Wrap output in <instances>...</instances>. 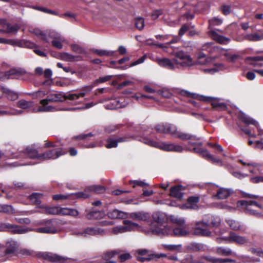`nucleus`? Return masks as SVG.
I'll return each mask as SVG.
<instances>
[{
    "mask_svg": "<svg viewBox=\"0 0 263 263\" xmlns=\"http://www.w3.org/2000/svg\"><path fill=\"white\" fill-rule=\"evenodd\" d=\"M153 220L149 223L146 233L168 235L172 233L171 228L167 224V217L164 213L156 212L152 215Z\"/></svg>",
    "mask_w": 263,
    "mask_h": 263,
    "instance_id": "f257e3e1",
    "label": "nucleus"
},
{
    "mask_svg": "<svg viewBox=\"0 0 263 263\" xmlns=\"http://www.w3.org/2000/svg\"><path fill=\"white\" fill-rule=\"evenodd\" d=\"M64 93L63 92H58L51 93L45 99L40 101V103L42 105L37 109H33V112H52L56 111L54 107L48 105L50 102H57L63 101Z\"/></svg>",
    "mask_w": 263,
    "mask_h": 263,
    "instance_id": "f03ea898",
    "label": "nucleus"
},
{
    "mask_svg": "<svg viewBox=\"0 0 263 263\" xmlns=\"http://www.w3.org/2000/svg\"><path fill=\"white\" fill-rule=\"evenodd\" d=\"M180 94L189 98L196 99L200 101L210 102L213 107L217 110H224L227 108L226 104L224 102L220 101L219 99L199 95L184 90H181Z\"/></svg>",
    "mask_w": 263,
    "mask_h": 263,
    "instance_id": "7ed1b4c3",
    "label": "nucleus"
},
{
    "mask_svg": "<svg viewBox=\"0 0 263 263\" xmlns=\"http://www.w3.org/2000/svg\"><path fill=\"white\" fill-rule=\"evenodd\" d=\"M156 131L159 133L168 134L175 137L181 140H195L197 138L195 136H191L187 134L177 131L175 126L171 124H159L155 127Z\"/></svg>",
    "mask_w": 263,
    "mask_h": 263,
    "instance_id": "20e7f679",
    "label": "nucleus"
},
{
    "mask_svg": "<svg viewBox=\"0 0 263 263\" xmlns=\"http://www.w3.org/2000/svg\"><path fill=\"white\" fill-rule=\"evenodd\" d=\"M142 142L151 146L167 152H182L183 148L179 145L155 141L148 138H143Z\"/></svg>",
    "mask_w": 263,
    "mask_h": 263,
    "instance_id": "39448f33",
    "label": "nucleus"
},
{
    "mask_svg": "<svg viewBox=\"0 0 263 263\" xmlns=\"http://www.w3.org/2000/svg\"><path fill=\"white\" fill-rule=\"evenodd\" d=\"M42 227L35 229V231L40 233L55 234L59 231V224L55 219L43 220L35 224Z\"/></svg>",
    "mask_w": 263,
    "mask_h": 263,
    "instance_id": "423d86ee",
    "label": "nucleus"
},
{
    "mask_svg": "<svg viewBox=\"0 0 263 263\" xmlns=\"http://www.w3.org/2000/svg\"><path fill=\"white\" fill-rule=\"evenodd\" d=\"M238 205L247 214L257 216L260 215L258 209H263L262 205L257 201L249 200H240L238 202Z\"/></svg>",
    "mask_w": 263,
    "mask_h": 263,
    "instance_id": "0eeeda50",
    "label": "nucleus"
},
{
    "mask_svg": "<svg viewBox=\"0 0 263 263\" xmlns=\"http://www.w3.org/2000/svg\"><path fill=\"white\" fill-rule=\"evenodd\" d=\"M173 49L172 54L175 56L174 61L178 67H186L191 66L195 64V62L191 57L182 51H175V47H171Z\"/></svg>",
    "mask_w": 263,
    "mask_h": 263,
    "instance_id": "6e6552de",
    "label": "nucleus"
},
{
    "mask_svg": "<svg viewBox=\"0 0 263 263\" xmlns=\"http://www.w3.org/2000/svg\"><path fill=\"white\" fill-rule=\"evenodd\" d=\"M208 191L213 194V198L220 200L228 198L233 193V190L231 189L221 187L216 185H211Z\"/></svg>",
    "mask_w": 263,
    "mask_h": 263,
    "instance_id": "1a4fd4ad",
    "label": "nucleus"
},
{
    "mask_svg": "<svg viewBox=\"0 0 263 263\" xmlns=\"http://www.w3.org/2000/svg\"><path fill=\"white\" fill-rule=\"evenodd\" d=\"M205 258L212 263H252L255 261V259L249 256H242L240 258V261L230 258H219L213 256H207Z\"/></svg>",
    "mask_w": 263,
    "mask_h": 263,
    "instance_id": "9d476101",
    "label": "nucleus"
},
{
    "mask_svg": "<svg viewBox=\"0 0 263 263\" xmlns=\"http://www.w3.org/2000/svg\"><path fill=\"white\" fill-rule=\"evenodd\" d=\"M73 234L78 236L86 237L90 236L102 235L104 234V230L99 228L90 227L81 231H74Z\"/></svg>",
    "mask_w": 263,
    "mask_h": 263,
    "instance_id": "9b49d317",
    "label": "nucleus"
},
{
    "mask_svg": "<svg viewBox=\"0 0 263 263\" xmlns=\"http://www.w3.org/2000/svg\"><path fill=\"white\" fill-rule=\"evenodd\" d=\"M222 239L229 242L235 243L239 245H243L249 242L248 239L246 237L239 235L233 232H230L229 236L223 237Z\"/></svg>",
    "mask_w": 263,
    "mask_h": 263,
    "instance_id": "f8f14e48",
    "label": "nucleus"
},
{
    "mask_svg": "<svg viewBox=\"0 0 263 263\" xmlns=\"http://www.w3.org/2000/svg\"><path fill=\"white\" fill-rule=\"evenodd\" d=\"M128 104V102L125 101L123 98H115L110 99L107 103L105 105V108L107 109H116L125 107Z\"/></svg>",
    "mask_w": 263,
    "mask_h": 263,
    "instance_id": "ddd939ff",
    "label": "nucleus"
},
{
    "mask_svg": "<svg viewBox=\"0 0 263 263\" xmlns=\"http://www.w3.org/2000/svg\"><path fill=\"white\" fill-rule=\"evenodd\" d=\"M65 153L66 151L61 148H55L42 154L40 158H41V160H46L50 159H54Z\"/></svg>",
    "mask_w": 263,
    "mask_h": 263,
    "instance_id": "4468645a",
    "label": "nucleus"
},
{
    "mask_svg": "<svg viewBox=\"0 0 263 263\" xmlns=\"http://www.w3.org/2000/svg\"><path fill=\"white\" fill-rule=\"evenodd\" d=\"M209 224L207 222L199 221L196 224L194 233L197 235L208 236L211 235V232L208 230Z\"/></svg>",
    "mask_w": 263,
    "mask_h": 263,
    "instance_id": "2eb2a0df",
    "label": "nucleus"
},
{
    "mask_svg": "<svg viewBox=\"0 0 263 263\" xmlns=\"http://www.w3.org/2000/svg\"><path fill=\"white\" fill-rule=\"evenodd\" d=\"M2 229L3 230L8 229L9 231H10L11 232L13 233L20 234H24L32 231V230L29 229V228H25L22 226L13 225L9 223L4 224L3 226L2 227Z\"/></svg>",
    "mask_w": 263,
    "mask_h": 263,
    "instance_id": "dca6fc26",
    "label": "nucleus"
},
{
    "mask_svg": "<svg viewBox=\"0 0 263 263\" xmlns=\"http://www.w3.org/2000/svg\"><path fill=\"white\" fill-rule=\"evenodd\" d=\"M48 37L49 39H52V46L58 49H62L63 48L62 43L66 42V40L65 37L59 33H54V32H50L49 34Z\"/></svg>",
    "mask_w": 263,
    "mask_h": 263,
    "instance_id": "f3484780",
    "label": "nucleus"
},
{
    "mask_svg": "<svg viewBox=\"0 0 263 263\" xmlns=\"http://www.w3.org/2000/svg\"><path fill=\"white\" fill-rule=\"evenodd\" d=\"M127 218L132 219L136 221L148 222L150 219L149 214L145 212L138 211L127 213Z\"/></svg>",
    "mask_w": 263,
    "mask_h": 263,
    "instance_id": "a211bd4d",
    "label": "nucleus"
},
{
    "mask_svg": "<svg viewBox=\"0 0 263 263\" xmlns=\"http://www.w3.org/2000/svg\"><path fill=\"white\" fill-rule=\"evenodd\" d=\"M42 257L46 260L57 263H63L69 259L67 257L52 253H43Z\"/></svg>",
    "mask_w": 263,
    "mask_h": 263,
    "instance_id": "6ab92c4d",
    "label": "nucleus"
},
{
    "mask_svg": "<svg viewBox=\"0 0 263 263\" xmlns=\"http://www.w3.org/2000/svg\"><path fill=\"white\" fill-rule=\"evenodd\" d=\"M155 61L159 66L170 70H174L176 68V64L174 61L166 58H157Z\"/></svg>",
    "mask_w": 263,
    "mask_h": 263,
    "instance_id": "aec40b11",
    "label": "nucleus"
},
{
    "mask_svg": "<svg viewBox=\"0 0 263 263\" xmlns=\"http://www.w3.org/2000/svg\"><path fill=\"white\" fill-rule=\"evenodd\" d=\"M125 232L130 231H143V228L138 223L132 222V221L125 220L123 221Z\"/></svg>",
    "mask_w": 263,
    "mask_h": 263,
    "instance_id": "412c9836",
    "label": "nucleus"
},
{
    "mask_svg": "<svg viewBox=\"0 0 263 263\" xmlns=\"http://www.w3.org/2000/svg\"><path fill=\"white\" fill-rule=\"evenodd\" d=\"M24 153L25 155L29 158L41 160V158H40L41 155L38 153V151L33 145L27 146Z\"/></svg>",
    "mask_w": 263,
    "mask_h": 263,
    "instance_id": "4be33fe9",
    "label": "nucleus"
},
{
    "mask_svg": "<svg viewBox=\"0 0 263 263\" xmlns=\"http://www.w3.org/2000/svg\"><path fill=\"white\" fill-rule=\"evenodd\" d=\"M184 190L185 187L181 185L174 186L170 190V195L177 199H181L183 196L182 191Z\"/></svg>",
    "mask_w": 263,
    "mask_h": 263,
    "instance_id": "5701e85b",
    "label": "nucleus"
},
{
    "mask_svg": "<svg viewBox=\"0 0 263 263\" xmlns=\"http://www.w3.org/2000/svg\"><path fill=\"white\" fill-rule=\"evenodd\" d=\"M30 31L38 36L40 39L43 40L46 42H49V39L48 37L49 34L50 32L46 31L45 32H43L41 30L37 28H34L30 29Z\"/></svg>",
    "mask_w": 263,
    "mask_h": 263,
    "instance_id": "b1692460",
    "label": "nucleus"
},
{
    "mask_svg": "<svg viewBox=\"0 0 263 263\" xmlns=\"http://www.w3.org/2000/svg\"><path fill=\"white\" fill-rule=\"evenodd\" d=\"M108 217L111 219L122 218L125 219L127 218V213L114 209L110 211L107 213Z\"/></svg>",
    "mask_w": 263,
    "mask_h": 263,
    "instance_id": "393cba45",
    "label": "nucleus"
},
{
    "mask_svg": "<svg viewBox=\"0 0 263 263\" xmlns=\"http://www.w3.org/2000/svg\"><path fill=\"white\" fill-rule=\"evenodd\" d=\"M199 200V198L197 197H191L188 198L187 203L182 205V209H196L197 203Z\"/></svg>",
    "mask_w": 263,
    "mask_h": 263,
    "instance_id": "a878e982",
    "label": "nucleus"
},
{
    "mask_svg": "<svg viewBox=\"0 0 263 263\" xmlns=\"http://www.w3.org/2000/svg\"><path fill=\"white\" fill-rule=\"evenodd\" d=\"M127 141H128V138L126 136L119 138L117 139H109L107 140L106 147L108 148L116 147L118 145V143L126 142Z\"/></svg>",
    "mask_w": 263,
    "mask_h": 263,
    "instance_id": "bb28decb",
    "label": "nucleus"
},
{
    "mask_svg": "<svg viewBox=\"0 0 263 263\" xmlns=\"http://www.w3.org/2000/svg\"><path fill=\"white\" fill-rule=\"evenodd\" d=\"M226 222L233 231H237L241 230L242 226L239 221L233 219L228 218L226 219Z\"/></svg>",
    "mask_w": 263,
    "mask_h": 263,
    "instance_id": "cd10ccee",
    "label": "nucleus"
},
{
    "mask_svg": "<svg viewBox=\"0 0 263 263\" xmlns=\"http://www.w3.org/2000/svg\"><path fill=\"white\" fill-rule=\"evenodd\" d=\"M25 73L26 72L24 70L13 69L7 71L6 73L5 76L8 78L18 79L20 76H23Z\"/></svg>",
    "mask_w": 263,
    "mask_h": 263,
    "instance_id": "c85d7f7f",
    "label": "nucleus"
},
{
    "mask_svg": "<svg viewBox=\"0 0 263 263\" xmlns=\"http://www.w3.org/2000/svg\"><path fill=\"white\" fill-rule=\"evenodd\" d=\"M172 233L170 235H174L176 236H184L189 234V232L183 226H177L173 230L171 229Z\"/></svg>",
    "mask_w": 263,
    "mask_h": 263,
    "instance_id": "c756f323",
    "label": "nucleus"
},
{
    "mask_svg": "<svg viewBox=\"0 0 263 263\" xmlns=\"http://www.w3.org/2000/svg\"><path fill=\"white\" fill-rule=\"evenodd\" d=\"M118 253L116 251H111L104 253L102 255V260L101 263H115V261L111 259L117 255Z\"/></svg>",
    "mask_w": 263,
    "mask_h": 263,
    "instance_id": "7c9ffc66",
    "label": "nucleus"
},
{
    "mask_svg": "<svg viewBox=\"0 0 263 263\" xmlns=\"http://www.w3.org/2000/svg\"><path fill=\"white\" fill-rule=\"evenodd\" d=\"M78 211L75 209L59 207V214H62L63 215H69L76 217L78 215Z\"/></svg>",
    "mask_w": 263,
    "mask_h": 263,
    "instance_id": "2f4dec72",
    "label": "nucleus"
},
{
    "mask_svg": "<svg viewBox=\"0 0 263 263\" xmlns=\"http://www.w3.org/2000/svg\"><path fill=\"white\" fill-rule=\"evenodd\" d=\"M187 249L194 251H203L206 249V247L202 243L193 242L187 245Z\"/></svg>",
    "mask_w": 263,
    "mask_h": 263,
    "instance_id": "473e14b6",
    "label": "nucleus"
},
{
    "mask_svg": "<svg viewBox=\"0 0 263 263\" xmlns=\"http://www.w3.org/2000/svg\"><path fill=\"white\" fill-rule=\"evenodd\" d=\"M212 60L210 58H206L204 53L200 52L198 55L197 63L200 65H210L212 64Z\"/></svg>",
    "mask_w": 263,
    "mask_h": 263,
    "instance_id": "72a5a7b5",
    "label": "nucleus"
},
{
    "mask_svg": "<svg viewBox=\"0 0 263 263\" xmlns=\"http://www.w3.org/2000/svg\"><path fill=\"white\" fill-rule=\"evenodd\" d=\"M92 51L93 53L98 55L100 57H112L115 53V51L107 50L104 49H93Z\"/></svg>",
    "mask_w": 263,
    "mask_h": 263,
    "instance_id": "f704fd0d",
    "label": "nucleus"
},
{
    "mask_svg": "<svg viewBox=\"0 0 263 263\" xmlns=\"http://www.w3.org/2000/svg\"><path fill=\"white\" fill-rule=\"evenodd\" d=\"M60 58L62 60L67 62H74L80 61L81 58L80 56H75L67 52H63L60 54Z\"/></svg>",
    "mask_w": 263,
    "mask_h": 263,
    "instance_id": "c9c22d12",
    "label": "nucleus"
},
{
    "mask_svg": "<svg viewBox=\"0 0 263 263\" xmlns=\"http://www.w3.org/2000/svg\"><path fill=\"white\" fill-rule=\"evenodd\" d=\"M239 118L246 124L254 125L257 128L258 131L259 132L258 123L257 122L248 117L247 115L243 113L241 114V115L239 116Z\"/></svg>",
    "mask_w": 263,
    "mask_h": 263,
    "instance_id": "e433bc0d",
    "label": "nucleus"
},
{
    "mask_svg": "<svg viewBox=\"0 0 263 263\" xmlns=\"http://www.w3.org/2000/svg\"><path fill=\"white\" fill-rule=\"evenodd\" d=\"M189 142L191 144L195 145L194 149L196 153L199 154L203 157L205 158V157H206L205 154L208 153L209 152L206 149H204L201 147H198L202 145L201 143H200V142H195L194 143V142H192L191 141Z\"/></svg>",
    "mask_w": 263,
    "mask_h": 263,
    "instance_id": "4c0bfd02",
    "label": "nucleus"
},
{
    "mask_svg": "<svg viewBox=\"0 0 263 263\" xmlns=\"http://www.w3.org/2000/svg\"><path fill=\"white\" fill-rule=\"evenodd\" d=\"M244 38L245 40L249 41H259L263 40V34H260L258 33L248 34L245 35Z\"/></svg>",
    "mask_w": 263,
    "mask_h": 263,
    "instance_id": "58836bf2",
    "label": "nucleus"
},
{
    "mask_svg": "<svg viewBox=\"0 0 263 263\" xmlns=\"http://www.w3.org/2000/svg\"><path fill=\"white\" fill-rule=\"evenodd\" d=\"M105 213L102 211H91L86 215V218L88 219H101L104 217Z\"/></svg>",
    "mask_w": 263,
    "mask_h": 263,
    "instance_id": "ea45409f",
    "label": "nucleus"
},
{
    "mask_svg": "<svg viewBox=\"0 0 263 263\" xmlns=\"http://www.w3.org/2000/svg\"><path fill=\"white\" fill-rule=\"evenodd\" d=\"M33 106L32 101H27L24 99H21L17 102V106L23 109H26L32 107Z\"/></svg>",
    "mask_w": 263,
    "mask_h": 263,
    "instance_id": "a19ab883",
    "label": "nucleus"
},
{
    "mask_svg": "<svg viewBox=\"0 0 263 263\" xmlns=\"http://www.w3.org/2000/svg\"><path fill=\"white\" fill-rule=\"evenodd\" d=\"M163 247L164 249L171 251H177L180 252L181 251L182 245L181 244H163Z\"/></svg>",
    "mask_w": 263,
    "mask_h": 263,
    "instance_id": "79ce46f5",
    "label": "nucleus"
},
{
    "mask_svg": "<svg viewBox=\"0 0 263 263\" xmlns=\"http://www.w3.org/2000/svg\"><path fill=\"white\" fill-rule=\"evenodd\" d=\"M105 191V188L103 186L93 185L88 186L85 189V192H93L98 194H101Z\"/></svg>",
    "mask_w": 263,
    "mask_h": 263,
    "instance_id": "37998d69",
    "label": "nucleus"
},
{
    "mask_svg": "<svg viewBox=\"0 0 263 263\" xmlns=\"http://www.w3.org/2000/svg\"><path fill=\"white\" fill-rule=\"evenodd\" d=\"M2 89L3 92L7 95L8 99L14 101L18 98V95L16 92L6 88H3Z\"/></svg>",
    "mask_w": 263,
    "mask_h": 263,
    "instance_id": "c03bdc74",
    "label": "nucleus"
},
{
    "mask_svg": "<svg viewBox=\"0 0 263 263\" xmlns=\"http://www.w3.org/2000/svg\"><path fill=\"white\" fill-rule=\"evenodd\" d=\"M42 197V195L41 194L35 193L29 196V199L32 204L38 205L41 203V199Z\"/></svg>",
    "mask_w": 263,
    "mask_h": 263,
    "instance_id": "a18cd8bd",
    "label": "nucleus"
},
{
    "mask_svg": "<svg viewBox=\"0 0 263 263\" xmlns=\"http://www.w3.org/2000/svg\"><path fill=\"white\" fill-rule=\"evenodd\" d=\"M6 245L7 249L4 252L6 255L13 253L17 248L16 243L14 241L8 242Z\"/></svg>",
    "mask_w": 263,
    "mask_h": 263,
    "instance_id": "49530a36",
    "label": "nucleus"
},
{
    "mask_svg": "<svg viewBox=\"0 0 263 263\" xmlns=\"http://www.w3.org/2000/svg\"><path fill=\"white\" fill-rule=\"evenodd\" d=\"M211 35L214 40L220 43H225L229 41V39L218 34L214 31L211 32Z\"/></svg>",
    "mask_w": 263,
    "mask_h": 263,
    "instance_id": "de8ad7c7",
    "label": "nucleus"
},
{
    "mask_svg": "<svg viewBox=\"0 0 263 263\" xmlns=\"http://www.w3.org/2000/svg\"><path fill=\"white\" fill-rule=\"evenodd\" d=\"M40 208H43L44 211L42 212L43 213H45L48 214H59V207H48V206H41Z\"/></svg>",
    "mask_w": 263,
    "mask_h": 263,
    "instance_id": "09e8293b",
    "label": "nucleus"
},
{
    "mask_svg": "<svg viewBox=\"0 0 263 263\" xmlns=\"http://www.w3.org/2000/svg\"><path fill=\"white\" fill-rule=\"evenodd\" d=\"M214 67L211 68H206L204 69V71L205 73H208L210 74H213L215 72L218 71V70H221L223 69V65L222 64H213Z\"/></svg>",
    "mask_w": 263,
    "mask_h": 263,
    "instance_id": "8fccbe9b",
    "label": "nucleus"
},
{
    "mask_svg": "<svg viewBox=\"0 0 263 263\" xmlns=\"http://www.w3.org/2000/svg\"><path fill=\"white\" fill-rule=\"evenodd\" d=\"M217 253L220 255L229 256L233 254V251L228 248L219 247L217 249Z\"/></svg>",
    "mask_w": 263,
    "mask_h": 263,
    "instance_id": "3c124183",
    "label": "nucleus"
},
{
    "mask_svg": "<svg viewBox=\"0 0 263 263\" xmlns=\"http://www.w3.org/2000/svg\"><path fill=\"white\" fill-rule=\"evenodd\" d=\"M239 161L243 165H248V166H252L253 167V169H250L249 170V171L251 173H253V174H256L257 173V171L260 173V170L259 169V165L257 164H256V163H247L245 162H243L242 160H239Z\"/></svg>",
    "mask_w": 263,
    "mask_h": 263,
    "instance_id": "603ef678",
    "label": "nucleus"
},
{
    "mask_svg": "<svg viewBox=\"0 0 263 263\" xmlns=\"http://www.w3.org/2000/svg\"><path fill=\"white\" fill-rule=\"evenodd\" d=\"M170 220L173 223L176 224L178 226H183L184 223V219L183 218L174 215L170 216Z\"/></svg>",
    "mask_w": 263,
    "mask_h": 263,
    "instance_id": "864d4df0",
    "label": "nucleus"
},
{
    "mask_svg": "<svg viewBox=\"0 0 263 263\" xmlns=\"http://www.w3.org/2000/svg\"><path fill=\"white\" fill-rule=\"evenodd\" d=\"M157 92L158 95L164 98H169L172 96V93L167 88H164L158 90Z\"/></svg>",
    "mask_w": 263,
    "mask_h": 263,
    "instance_id": "5fc2aeb1",
    "label": "nucleus"
},
{
    "mask_svg": "<svg viewBox=\"0 0 263 263\" xmlns=\"http://www.w3.org/2000/svg\"><path fill=\"white\" fill-rule=\"evenodd\" d=\"M14 209L11 205L6 204H0V212L6 213H13Z\"/></svg>",
    "mask_w": 263,
    "mask_h": 263,
    "instance_id": "6e6d98bb",
    "label": "nucleus"
},
{
    "mask_svg": "<svg viewBox=\"0 0 263 263\" xmlns=\"http://www.w3.org/2000/svg\"><path fill=\"white\" fill-rule=\"evenodd\" d=\"M20 29V26L17 24L14 25H11L10 24H7V33H16V32Z\"/></svg>",
    "mask_w": 263,
    "mask_h": 263,
    "instance_id": "4d7b16f0",
    "label": "nucleus"
},
{
    "mask_svg": "<svg viewBox=\"0 0 263 263\" xmlns=\"http://www.w3.org/2000/svg\"><path fill=\"white\" fill-rule=\"evenodd\" d=\"M206 157L205 158L207 159L208 160L211 161L213 163L218 164H221L222 161L219 159H218L214 157L213 155H211L209 153H206Z\"/></svg>",
    "mask_w": 263,
    "mask_h": 263,
    "instance_id": "13d9d810",
    "label": "nucleus"
},
{
    "mask_svg": "<svg viewBox=\"0 0 263 263\" xmlns=\"http://www.w3.org/2000/svg\"><path fill=\"white\" fill-rule=\"evenodd\" d=\"M206 157L205 158L207 159L208 160L211 161L213 163L218 164H221L222 161L219 159H218L214 157L213 155H211L209 153H206Z\"/></svg>",
    "mask_w": 263,
    "mask_h": 263,
    "instance_id": "bf43d9fd",
    "label": "nucleus"
},
{
    "mask_svg": "<svg viewBox=\"0 0 263 263\" xmlns=\"http://www.w3.org/2000/svg\"><path fill=\"white\" fill-rule=\"evenodd\" d=\"M135 25L137 29L141 30L144 26V21L142 17H137L135 19Z\"/></svg>",
    "mask_w": 263,
    "mask_h": 263,
    "instance_id": "052dcab7",
    "label": "nucleus"
},
{
    "mask_svg": "<svg viewBox=\"0 0 263 263\" xmlns=\"http://www.w3.org/2000/svg\"><path fill=\"white\" fill-rule=\"evenodd\" d=\"M216 206L220 209H226L229 211H232L235 210V209L233 207L229 206L227 204L226 202H219L216 203Z\"/></svg>",
    "mask_w": 263,
    "mask_h": 263,
    "instance_id": "680f3d73",
    "label": "nucleus"
},
{
    "mask_svg": "<svg viewBox=\"0 0 263 263\" xmlns=\"http://www.w3.org/2000/svg\"><path fill=\"white\" fill-rule=\"evenodd\" d=\"M33 99H39L45 96L46 93L44 91L40 90L30 93Z\"/></svg>",
    "mask_w": 263,
    "mask_h": 263,
    "instance_id": "e2e57ef3",
    "label": "nucleus"
},
{
    "mask_svg": "<svg viewBox=\"0 0 263 263\" xmlns=\"http://www.w3.org/2000/svg\"><path fill=\"white\" fill-rule=\"evenodd\" d=\"M136 258L138 261H140L141 262L149 261V260L154 259L153 254L148 255L147 257H144L143 256H141L140 255H136Z\"/></svg>",
    "mask_w": 263,
    "mask_h": 263,
    "instance_id": "0e129e2a",
    "label": "nucleus"
},
{
    "mask_svg": "<svg viewBox=\"0 0 263 263\" xmlns=\"http://www.w3.org/2000/svg\"><path fill=\"white\" fill-rule=\"evenodd\" d=\"M112 232L115 234H118L119 233H123L125 232L124 226H118L112 229Z\"/></svg>",
    "mask_w": 263,
    "mask_h": 263,
    "instance_id": "69168bd1",
    "label": "nucleus"
},
{
    "mask_svg": "<svg viewBox=\"0 0 263 263\" xmlns=\"http://www.w3.org/2000/svg\"><path fill=\"white\" fill-rule=\"evenodd\" d=\"M226 57L227 58V60L232 62H234L240 58L239 55L237 54H226Z\"/></svg>",
    "mask_w": 263,
    "mask_h": 263,
    "instance_id": "338daca9",
    "label": "nucleus"
},
{
    "mask_svg": "<svg viewBox=\"0 0 263 263\" xmlns=\"http://www.w3.org/2000/svg\"><path fill=\"white\" fill-rule=\"evenodd\" d=\"M181 263H195V260L192 255H186L184 258L181 260Z\"/></svg>",
    "mask_w": 263,
    "mask_h": 263,
    "instance_id": "774afa93",
    "label": "nucleus"
}]
</instances>
